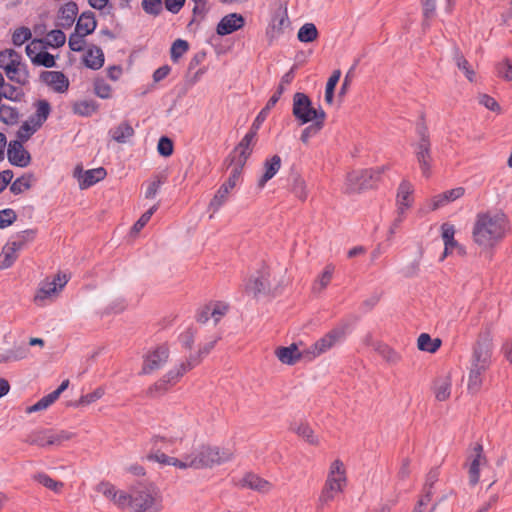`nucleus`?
I'll return each instance as SVG.
<instances>
[{
    "label": "nucleus",
    "mask_w": 512,
    "mask_h": 512,
    "mask_svg": "<svg viewBox=\"0 0 512 512\" xmlns=\"http://www.w3.org/2000/svg\"><path fill=\"white\" fill-rule=\"evenodd\" d=\"M488 464L484 454L483 446L476 443L471 454L467 457L465 466L468 469L469 484L475 486L480 480V470Z\"/></svg>",
    "instance_id": "nucleus-12"
},
{
    "label": "nucleus",
    "mask_w": 512,
    "mask_h": 512,
    "mask_svg": "<svg viewBox=\"0 0 512 512\" xmlns=\"http://www.w3.org/2000/svg\"><path fill=\"white\" fill-rule=\"evenodd\" d=\"M269 276V269L263 265L257 274L252 275L246 282L245 291L255 296L267 291L270 288Z\"/></svg>",
    "instance_id": "nucleus-17"
},
{
    "label": "nucleus",
    "mask_w": 512,
    "mask_h": 512,
    "mask_svg": "<svg viewBox=\"0 0 512 512\" xmlns=\"http://www.w3.org/2000/svg\"><path fill=\"white\" fill-rule=\"evenodd\" d=\"M68 282L66 274L58 273L53 280H46L41 283L36 295L34 296V302L37 305H43V302L50 298L52 295L58 293Z\"/></svg>",
    "instance_id": "nucleus-14"
},
{
    "label": "nucleus",
    "mask_w": 512,
    "mask_h": 512,
    "mask_svg": "<svg viewBox=\"0 0 512 512\" xmlns=\"http://www.w3.org/2000/svg\"><path fill=\"white\" fill-rule=\"evenodd\" d=\"M411 146L422 175L426 178L430 177L434 160L432 157L430 134L423 121L416 125V140Z\"/></svg>",
    "instance_id": "nucleus-7"
},
{
    "label": "nucleus",
    "mask_w": 512,
    "mask_h": 512,
    "mask_svg": "<svg viewBox=\"0 0 512 512\" xmlns=\"http://www.w3.org/2000/svg\"><path fill=\"white\" fill-rule=\"evenodd\" d=\"M73 437L74 434L66 430H51V446H60L64 442L71 440Z\"/></svg>",
    "instance_id": "nucleus-61"
},
{
    "label": "nucleus",
    "mask_w": 512,
    "mask_h": 512,
    "mask_svg": "<svg viewBox=\"0 0 512 512\" xmlns=\"http://www.w3.org/2000/svg\"><path fill=\"white\" fill-rule=\"evenodd\" d=\"M255 134L248 131L246 135L242 138L239 144L235 147L233 151V156L231 162H237L245 166L247 159L250 157L252 153V148L254 141L256 139Z\"/></svg>",
    "instance_id": "nucleus-20"
},
{
    "label": "nucleus",
    "mask_w": 512,
    "mask_h": 512,
    "mask_svg": "<svg viewBox=\"0 0 512 512\" xmlns=\"http://www.w3.org/2000/svg\"><path fill=\"white\" fill-rule=\"evenodd\" d=\"M454 60L459 68V70L463 71L465 76L469 81H473V77L475 75L474 70L471 68V65L466 60V58L460 53L458 49H455Z\"/></svg>",
    "instance_id": "nucleus-52"
},
{
    "label": "nucleus",
    "mask_w": 512,
    "mask_h": 512,
    "mask_svg": "<svg viewBox=\"0 0 512 512\" xmlns=\"http://www.w3.org/2000/svg\"><path fill=\"white\" fill-rule=\"evenodd\" d=\"M464 193L465 189L463 187H456L437 194L431 199V209L437 210L441 207H444L447 204L461 198Z\"/></svg>",
    "instance_id": "nucleus-23"
},
{
    "label": "nucleus",
    "mask_w": 512,
    "mask_h": 512,
    "mask_svg": "<svg viewBox=\"0 0 512 512\" xmlns=\"http://www.w3.org/2000/svg\"><path fill=\"white\" fill-rule=\"evenodd\" d=\"M66 36L63 31L56 29L50 31L45 40H43V43H45L48 46H51L53 48L61 47L65 44Z\"/></svg>",
    "instance_id": "nucleus-54"
},
{
    "label": "nucleus",
    "mask_w": 512,
    "mask_h": 512,
    "mask_svg": "<svg viewBox=\"0 0 512 512\" xmlns=\"http://www.w3.org/2000/svg\"><path fill=\"white\" fill-rule=\"evenodd\" d=\"M2 88L3 90L0 91L1 100L5 98L14 102H20L24 97V93L22 92V90L13 85L4 84Z\"/></svg>",
    "instance_id": "nucleus-56"
},
{
    "label": "nucleus",
    "mask_w": 512,
    "mask_h": 512,
    "mask_svg": "<svg viewBox=\"0 0 512 512\" xmlns=\"http://www.w3.org/2000/svg\"><path fill=\"white\" fill-rule=\"evenodd\" d=\"M21 250V243H13L12 241L7 243L0 253V270L11 267Z\"/></svg>",
    "instance_id": "nucleus-25"
},
{
    "label": "nucleus",
    "mask_w": 512,
    "mask_h": 512,
    "mask_svg": "<svg viewBox=\"0 0 512 512\" xmlns=\"http://www.w3.org/2000/svg\"><path fill=\"white\" fill-rule=\"evenodd\" d=\"M163 496L153 483H139L132 487L131 512H161Z\"/></svg>",
    "instance_id": "nucleus-5"
},
{
    "label": "nucleus",
    "mask_w": 512,
    "mask_h": 512,
    "mask_svg": "<svg viewBox=\"0 0 512 512\" xmlns=\"http://www.w3.org/2000/svg\"><path fill=\"white\" fill-rule=\"evenodd\" d=\"M29 355V348L25 345L14 347L6 352L2 357V361H19L27 358Z\"/></svg>",
    "instance_id": "nucleus-50"
},
{
    "label": "nucleus",
    "mask_w": 512,
    "mask_h": 512,
    "mask_svg": "<svg viewBox=\"0 0 512 512\" xmlns=\"http://www.w3.org/2000/svg\"><path fill=\"white\" fill-rule=\"evenodd\" d=\"M493 344L491 339L478 340L473 347L470 360L467 389L476 394L480 391L486 372L492 364Z\"/></svg>",
    "instance_id": "nucleus-3"
},
{
    "label": "nucleus",
    "mask_w": 512,
    "mask_h": 512,
    "mask_svg": "<svg viewBox=\"0 0 512 512\" xmlns=\"http://www.w3.org/2000/svg\"><path fill=\"white\" fill-rule=\"evenodd\" d=\"M170 356V348L167 343H162L151 348L143 356V364L140 371L142 375H149L166 365Z\"/></svg>",
    "instance_id": "nucleus-11"
},
{
    "label": "nucleus",
    "mask_w": 512,
    "mask_h": 512,
    "mask_svg": "<svg viewBox=\"0 0 512 512\" xmlns=\"http://www.w3.org/2000/svg\"><path fill=\"white\" fill-rule=\"evenodd\" d=\"M276 356L280 362L287 365L296 364L301 358H308L311 356L306 351L300 352L296 344H291L287 347H279L276 350Z\"/></svg>",
    "instance_id": "nucleus-22"
},
{
    "label": "nucleus",
    "mask_w": 512,
    "mask_h": 512,
    "mask_svg": "<svg viewBox=\"0 0 512 512\" xmlns=\"http://www.w3.org/2000/svg\"><path fill=\"white\" fill-rule=\"evenodd\" d=\"M245 24V19L241 14L231 13L224 16L217 25L216 32L220 36L229 35Z\"/></svg>",
    "instance_id": "nucleus-21"
},
{
    "label": "nucleus",
    "mask_w": 512,
    "mask_h": 512,
    "mask_svg": "<svg viewBox=\"0 0 512 512\" xmlns=\"http://www.w3.org/2000/svg\"><path fill=\"white\" fill-rule=\"evenodd\" d=\"M85 65L93 70L100 69L104 64V53L100 47H90L84 55Z\"/></svg>",
    "instance_id": "nucleus-32"
},
{
    "label": "nucleus",
    "mask_w": 512,
    "mask_h": 512,
    "mask_svg": "<svg viewBox=\"0 0 512 512\" xmlns=\"http://www.w3.org/2000/svg\"><path fill=\"white\" fill-rule=\"evenodd\" d=\"M290 24L289 18L287 15V11L285 10H278L275 12V14L272 17L271 24H270V30L268 33H271L272 37L278 36L280 33L283 32V29L285 27H288Z\"/></svg>",
    "instance_id": "nucleus-33"
},
{
    "label": "nucleus",
    "mask_w": 512,
    "mask_h": 512,
    "mask_svg": "<svg viewBox=\"0 0 512 512\" xmlns=\"http://www.w3.org/2000/svg\"><path fill=\"white\" fill-rule=\"evenodd\" d=\"M347 471L342 460L331 462L325 482L316 501V510L322 512L338 495L345 491L347 486Z\"/></svg>",
    "instance_id": "nucleus-4"
},
{
    "label": "nucleus",
    "mask_w": 512,
    "mask_h": 512,
    "mask_svg": "<svg viewBox=\"0 0 512 512\" xmlns=\"http://www.w3.org/2000/svg\"><path fill=\"white\" fill-rule=\"evenodd\" d=\"M509 231V220L503 212L486 211L476 215L472 236L477 245L488 249L501 242Z\"/></svg>",
    "instance_id": "nucleus-1"
},
{
    "label": "nucleus",
    "mask_w": 512,
    "mask_h": 512,
    "mask_svg": "<svg viewBox=\"0 0 512 512\" xmlns=\"http://www.w3.org/2000/svg\"><path fill=\"white\" fill-rule=\"evenodd\" d=\"M40 79L53 92L59 94L66 93L70 86L68 77L61 71H43Z\"/></svg>",
    "instance_id": "nucleus-16"
},
{
    "label": "nucleus",
    "mask_w": 512,
    "mask_h": 512,
    "mask_svg": "<svg viewBox=\"0 0 512 512\" xmlns=\"http://www.w3.org/2000/svg\"><path fill=\"white\" fill-rule=\"evenodd\" d=\"M112 139L118 143H125L134 135V129L128 122H122L109 131Z\"/></svg>",
    "instance_id": "nucleus-36"
},
{
    "label": "nucleus",
    "mask_w": 512,
    "mask_h": 512,
    "mask_svg": "<svg viewBox=\"0 0 512 512\" xmlns=\"http://www.w3.org/2000/svg\"><path fill=\"white\" fill-rule=\"evenodd\" d=\"M375 350L389 363L396 364L400 361V355L386 344L378 343Z\"/></svg>",
    "instance_id": "nucleus-55"
},
{
    "label": "nucleus",
    "mask_w": 512,
    "mask_h": 512,
    "mask_svg": "<svg viewBox=\"0 0 512 512\" xmlns=\"http://www.w3.org/2000/svg\"><path fill=\"white\" fill-rule=\"evenodd\" d=\"M94 93L102 99H109L112 96L111 86L103 79H96L94 82Z\"/></svg>",
    "instance_id": "nucleus-60"
},
{
    "label": "nucleus",
    "mask_w": 512,
    "mask_h": 512,
    "mask_svg": "<svg viewBox=\"0 0 512 512\" xmlns=\"http://www.w3.org/2000/svg\"><path fill=\"white\" fill-rule=\"evenodd\" d=\"M385 167L353 171L347 176L349 190L352 192L372 188L379 181Z\"/></svg>",
    "instance_id": "nucleus-10"
},
{
    "label": "nucleus",
    "mask_w": 512,
    "mask_h": 512,
    "mask_svg": "<svg viewBox=\"0 0 512 512\" xmlns=\"http://www.w3.org/2000/svg\"><path fill=\"white\" fill-rule=\"evenodd\" d=\"M58 398L56 394L53 392L48 395L42 397L39 401H37L34 405L27 408V412H38L47 409L50 405H52Z\"/></svg>",
    "instance_id": "nucleus-59"
},
{
    "label": "nucleus",
    "mask_w": 512,
    "mask_h": 512,
    "mask_svg": "<svg viewBox=\"0 0 512 512\" xmlns=\"http://www.w3.org/2000/svg\"><path fill=\"white\" fill-rule=\"evenodd\" d=\"M98 105L93 100H81L73 104L72 110L79 116L88 117L95 113Z\"/></svg>",
    "instance_id": "nucleus-39"
},
{
    "label": "nucleus",
    "mask_w": 512,
    "mask_h": 512,
    "mask_svg": "<svg viewBox=\"0 0 512 512\" xmlns=\"http://www.w3.org/2000/svg\"><path fill=\"white\" fill-rule=\"evenodd\" d=\"M455 226L451 223L445 222L441 225V237L444 242V252L440 260H444L448 255L452 254L454 250L459 255L465 254V249L454 238Z\"/></svg>",
    "instance_id": "nucleus-15"
},
{
    "label": "nucleus",
    "mask_w": 512,
    "mask_h": 512,
    "mask_svg": "<svg viewBox=\"0 0 512 512\" xmlns=\"http://www.w3.org/2000/svg\"><path fill=\"white\" fill-rule=\"evenodd\" d=\"M340 77H341V71L340 70H334L332 72L331 76L329 77L327 83H326L325 101L328 104H332L333 103L334 90H335V87H336L337 83L340 80Z\"/></svg>",
    "instance_id": "nucleus-51"
},
{
    "label": "nucleus",
    "mask_w": 512,
    "mask_h": 512,
    "mask_svg": "<svg viewBox=\"0 0 512 512\" xmlns=\"http://www.w3.org/2000/svg\"><path fill=\"white\" fill-rule=\"evenodd\" d=\"M51 430L45 429L32 433L28 438V443L32 445H37L39 447H47L51 446Z\"/></svg>",
    "instance_id": "nucleus-43"
},
{
    "label": "nucleus",
    "mask_w": 512,
    "mask_h": 512,
    "mask_svg": "<svg viewBox=\"0 0 512 512\" xmlns=\"http://www.w3.org/2000/svg\"><path fill=\"white\" fill-rule=\"evenodd\" d=\"M233 452L230 449L217 446L202 445L189 454H185L187 468L203 469L221 465L232 459Z\"/></svg>",
    "instance_id": "nucleus-6"
},
{
    "label": "nucleus",
    "mask_w": 512,
    "mask_h": 512,
    "mask_svg": "<svg viewBox=\"0 0 512 512\" xmlns=\"http://www.w3.org/2000/svg\"><path fill=\"white\" fill-rule=\"evenodd\" d=\"M209 304L211 308V318H213L215 324H217L229 311V305L222 301H214Z\"/></svg>",
    "instance_id": "nucleus-58"
},
{
    "label": "nucleus",
    "mask_w": 512,
    "mask_h": 512,
    "mask_svg": "<svg viewBox=\"0 0 512 512\" xmlns=\"http://www.w3.org/2000/svg\"><path fill=\"white\" fill-rule=\"evenodd\" d=\"M413 191H414L413 186L409 181L403 180L400 183L399 188H398V193H397V206H398L397 213H398V215L390 228L391 233H395V230L400 226V224L404 220L405 212L412 204L411 195H412Z\"/></svg>",
    "instance_id": "nucleus-13"
},
{
    "label": "nucleus",
    "mask_w": 512,
    "mask_h": 512,
    "mask_svg": "<svg viewBox=\"0 0 512 512\" xmlns=\"http://www.w3.org/2000/svg\"><path fill=\"white\" fill-rule=\"evenodd\" d=\"M78 14V6L75 2L69 1L65 3L59 11V25L69 28L74 23Z\"/></svg>",
    "instance_id": "nucleus-27"
},
{
    "label": "nucleus",
    "mask_w": 512,
    "mask_h": 512,
    "mask_svg": "<svg viewBox=\"0 0 512 512\" xmlns=\"http://www.w3.org/2000/svg\"><path fill=\"white\" fill-rule=\"evenodd\" d=\"M281 158L279 155H273L271 158L266 159L263 165L264 172L258 181V186L263 188L265 184L271 180L281 168Z\"/></svg>",
    "instance_id": "nucleus-24"
},
{
    "label": "nucleus",
    "mask_w": 512,
    "mask_h": 512,
    "mask_svg": "<svg viewBox=\"0 0 512 512\" xmlns=\"http://www.w3.org/2000/svg\"><path fill=\"white\" fill-rule=\"evenodd\" d=\"M290 190L301 201H305L308 197L306 182L298 175L293 178Z\"/></svg>",
    "instance_id": "nucleus-49"
},
{
    "label": "nucleus",
    "mask_w": 512,
    "mask_h": 512,
    "mask_svg": "<svg viewBox=\"0 0 512 512\" xmlns=\"http://www.w3.org/2000/svg\"><path fill=\"white\" fill-rule=\"evenodd\" d=\"M318 36V31L313 23L304 24L298 31V39L301 42L309 43L314 41Z\"/></svg>",
    "instance_id": "nucleus-48"
},
{
    "label": "nucleus",
    "mask_w": 512,
    "mask_h": 512,
    "mask_svg": "<svg viewBox=\"0 0 512 512\" xmlns=\"http://www.w3.org/2000/svg\"><path fill=\"white\" fill-rule=\"evenodd\" d=\"M19 116L17 108L0 103V121L7 125H15L19 121Z\"/></svg>",
    "instance_id": "nucleus-40"
},
{
    "label": "nucleus",
    "mask_w": 512,
    "mask_h": 512,
    "mask_svg": "<svg viewBox=\"0 0 512 512\" xmlns=\"http://www.w3.org/2000/svg\"><path fill=\"white\" fill-rule=\"evenodd\" d=\"M442 341L439 338H431L427 333H422L417 339V347L419 350L435 353L441 347Z\"/></svg>",
    "instance_id": "nucleus-35"
},
{
    "label": "nucleus",
    "mask_w": 512,
    "mask_h": 512,
    "mask_svg": "<svg viewBox=\"0 0 512 512\" xmlns=\"http://www.w3.org/2000/svg\"><path fill=\"white\" fill-rule=\"evenodd\" d=\"M97 22L93 13H82L76 23L75 31L80 36H87L94 32L96 29Z\"/></svg>",
    "instance_id": "nucleus-31"
},
{
    "label": "nucleus",
    "mask_w": 512,
    "mask_h": 512,
    "mask_svg": "<svg viewBox=\"0 0 512 512\" xmlns=\"http://www.w3.org/2000/svg\"><path fill=\"white\" fill-rule=\"evenodd\" d=\"M292 113L302 125L312 121H324L326 118L324 110L314 108L310 98L302 92H297L293 96Z\"/></svg>",
    "instance_id": "nucleus-8"
},
{
    "label": "nucleus",
    "mask_w": 512,
    "mask_h": 512,
    "mask_svg": "<svg viewBox=\"0 0 512 512\" xmlns=\"http://www.w3.org/2000/svg\"><path fill=\"white\" fill-rule=\"evenodd\" d=\"M37 123L30 122V119L24 122L17 131L18 141L21 143L30 139V137L40 128Z\"/></svg>",
    "instance_id": "nucleus-53"
},
{
    "label": "nucleus",
    "mask_w": 512,
    "mask_h": 512,
    "mask_svg": "<svg viewBox=\"0 0 512 512\" xmlns=\"http://www.w3.org/2000/svg\"><path fill=\"white\" fill-rule=\"evenodd\" d=\"M51 112V106L47 100H39L36 103V112L30 117V122L37 123V126H42L47 120Z\"/></svg>",
    "instance_id": "nucleus-37"
},
{
    "label": "nucleus",
    "mask_w": 512,
    "mask_h": 512,
    "mask_svg": "<svg viewBox=\"0 0 512 512\" xmlns=\"http://www.w3.org/2000/svg\"><path fill=\"white\" fill-rule=\"evenodd\" d=\"M347 328L348 326L346 324L338 325L317 340L306 350V353L311 355L309 360L320 356L337 344L343 342L347 336Z\"/></svg>",
    "instance_id": "nucleus-9"
},
{
    "label": "nucleus",
    "mask_w": 512,
    "mask_h": 512,
    "mask_svg": "<svg viewBox=\"0 0 512 512\" xmlns=\"http://www.w3.org/2000/svg\"><path fill=\"white\" fill-rule=\"evenodd\" d=\"M230 192L226 187L220 186L209 203V209L217 212L228 201Z\"/></svg>",
    "instance_id": "nucleus-42"
},
{
    "label": "nucleus",
    "mask_w": 512,
    "mask_h": 512,
    "mask_svg": "<svg viewBox=\"0 0 512 512\" xmlns=\"http://www.w3.org/2000/svg\"><path fill=\"white\" fill-rule=\"evenodd\" d=\"M234 165L231 169L230 175L228 179L221 185L223 187H226L228 190L234 189L240 182L242 171L244 168V165L239 164L237 162H233Z\"/></svg>",
    "instance_id": "nucleus-45"
},
{
    "label": "nucleus",
    "mask_w": 512,
    "mask_h": 512,
    "mask_svg": "<svg viewBox=\"0 0 512 512\" xmlns=\"http://www.w3.org/2000/svg\"><path fill=\"white\" fill-rule=\"evenodd\" d=\"M73 437L74 434L66 430H51V446H60L64 442L71 440Z\"/></svg>",
    "instance_id": "nucleus-62"
},
{
    "label": "nucleus",
    "mask_w": 512,
    "mask_h": 512,
    "mask_svg": "<svg viewBox=\"0 0 512 512\" xmlns=\"http://www.w3.org/2000/svg\"><path fill=\"white\" fill-rule=\"evenodd\" d=\"M220 339V336L213 337L212 340L203 344L199 348L196 355H190L187 359L181 361L179 364L167 371L160 379L147 389L146 395L150 398H157L166 394L187 372L200 364L203 357L212 351Z\"/></svg>",
    "instance_id": "nucleus-2"
},
{
    "label": "nucleus",
    "mask_w": 512,
    "mask_h": 512,
    "mask_svg": "<svg viewBox=\"0 0 512 512\" xmlns=\"http://www.w3.org/2000/svg\"><path fill=\"white\" fill-rule=\"evenodd\" d=\"M242 486L261 493H267L272 488V484L270 482L254 473H248L243 477Z\"/></svg>",
    "instance_id": "nucleus-26"
},
{
    "label": "nucleus",
    "mask_w": 512,
    "mask_h": 512,
    "mask_svg": "<svg viewBox=\"0 0 512 512\" xmlns=\"http://www.w3.org/2000/svg\"><path fill=\"white\" fill-rule=\"evenodd\" d=\"M290 430L311 445L318 446L320 444L318 436L315 435L313 429L307 423H293L290 426Z\"/></svg>",
    "instance_id": "nucleus-30"
},
{
    "label": "nucleus",
    "mask_w": 512,
    "mask_h": 512,
    "mask_svg": "<svg viewBox=\"0 0 512 512\" xmlns=\"http://www.w3.org/2000/svg\"><path fill=\"white\" fill-rule=\"evenodd\" d=\"M7 156L9 162L17 167H27L30 164V153L24 148L23 144L18 141H11L8 145Z\"/></svg>",
    "instance_id": "nucleus-19"
},
{
    "label": "nucleus",
    "mask_w": 512,
    "mask_h": 512,
    "mask_svg": "<svg viewBox=\"0 0 512 512\" xmlns=\"http://www.w3.org/2000/svg\"><path fill=\"white\" fill-rule=\"evenodd\" d=\"M188 42L182 39H177L171 46V60L177 63L179 59L188 51Z\"/></svg>",
    "instance_id": "nucleus-57"
},
{
    "label": "nucleus",
    "mask_w": 512,
    "mask_h": 512,
    "mask_svg": "<svg viewBox=\"0 0 512 512\" xmlns=\"http://www.w3.org/2000/svg\"><path fill=\"white\" fill-rule=\"evenodd\" d=\"M452 381L449 375L438 377L433 386L435 398L438 401H446L451 395Z\"/></svg>",
    "instance_id": "nucleus-29"
},
{
    "label": "nucleus",
    "mask_w": 512,
    "mask_h": 512,
    "mask_svg": "<svg viewBox=\"0 0 512 512\" xmlns=\"http://www.w3.org/2000/svg\"><path fill=\"white\" fill-rule=\"evenodd\" d=\"M33 478L35 481H37L38 483H40L41 485L55 493H60L62 491V488L64 487L63 482L54 480L45 473H38L34 475Z\"/></svg>",
    "instance_id": "nucleus-41"
},
{
    "label": "nucleus",
    "mask_w": 512,
    "mask_h": 512,
    "mask_svg": "<svg viewBox=\"0 0 512 512\" xmlns=\"http://www.w3.org/2000/svg\"><path fill=\"white\" fill-rule=\"evenodd\" d=\"M34 177L32 174H24L14 180L10 185V191L14 195H19L26 190H29L32 186Z\"/></svg>",
    "instance_id": "nucleus-38"
},
{
    "label": "nucleus",
    "mask_w": 512,
    "mask_h": 512,
    "mask_svg": "<svg viewBox=\"0 0 512 512\" xmlns=\"http://www.w3.org/2000/svg\"><path fill=\"white\" fill-rule=\"evenodd\" d=\"M32 62L46 68H52L56 65L54 56L48 52H39L35 54L34 58H32Z\"/></svg>",
    "instance_id": "nucleus-63"
},
{
    "label": "nucleus",
    "mask_w": 512,
    "mask_h": 512,
    "mask_svg": "<svg viewBox=\"0 0 512 512\" xmlns=\"http://www.w3.org/2000/svg\"><path fill=\"white\" fill-rule=\"evenodd\" d=\"M107 175L106 170L103 167L89 169L82 172V168L77 166L74 171V176L79 181L80 189H87L97 182L103 180Z\"/></svg>",
    "instance_id": "nucleus-18"
},
{
    "label": "nucleus",
    "mask_w": 512,
    "mask_h": 512,
    "mask_svg": "<svg viewBox=\"0 0 512 512\" xmlns=\"http://www.w3.org/2000/svg\"><path fill=\"white\" fill-rule=\"evenodd\" d=\"M32 34L29 28L20 27L12 35V42L15 46H21L31 38Z\"/></svg>",
    "instance_id": "nucleus-64"
},
{
    "label": "nucleus",
    "mask_w": 512,
    "mask_h": 512,
    "mask_svg": "<svg viewBox=\"0 0 512 512\" xmlns=\"http://www.w3.org/2000/svg\"><path fill=\"white\" fill-rule=\"evenodd\" d=\"M6 76L18 84L24 85L28 82L29 73L27 67L21 60L15 62V64L9 67L6 71Z\"/></svg>",
    "instance_id": "nucleus-28"
},
{
    "label": "nucleus",
    "mask_w": 512,
    "mask_h": 512,
    "mask_svg": "<svg viewBox=\"0 0 512 512\" xmlns=\"http://www.w3.org/2000/svg\"><path fill=\"white\" fill-rule=\"evenodd\" d=\"M148 458L159 462L160 464L172 465L179 469H187V459L185 458V455L181 459H178L157 451L156 453L149 455Z\"/></svg>",
    "instance_id": "nucleus-34"
},
{
    "label": "nucleus",
    "mask_w": 512,
    "mask_h": 512,
    "mask_svg": "<svg viewBox=\"0 0 512 512\" xmlns=\"http://www.w3.org/2000/svg\"><path fill=\"white\" fill-rule=\"evenodd\" d=\"M18 60H22V57L13 49H5L0 51V68L4 71L13 66Z\"/></svg>",
    "instance_id": "nucleus-44"
},
{
    "label": "nucleus",
    "mask_w": 512,
    "mask_h": 512,
    "mask_svg": "<svg viewBox=\"0 0 512 512\" xmlns=\"http://www.w3.org/2000/svg\"><path fill=\"white\" fill-rule=\"evenodd\" d=\"M334 269L335 268L332 264L326 265L322 274L318 277L313 285L314 291H321L328 286L333 277Z\"/></svg>",
    "instance_id": "nucleus-46"
},
{
    "label": "nucleus",
    "mask_w": 512,
    "mask_h": 512,
    "mask_svg": "<svg viewBox=\"0 0 512 512\" xmlns=\"http://www.w3.org/2000/svg\"><path fill=\"white\" fill-rule=\"evenodd\" d=\"M183 439V435L179 436H154L152 438L153 447L157 449H166L169 450L170 446H172L176 442H181Z\"/></svg>",
    "instance_id": "nucleus-47"
}]
</instances>
